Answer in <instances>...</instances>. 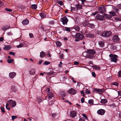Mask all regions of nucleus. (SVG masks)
Listing matches in <instances>:
<instances>
[{"mask_svg":"<svg viewBox=\"0 0 121 121\" xmlns=\"http://www.w3.org/2000/svg\"><path fill=\"white\" fill-rule=\"evenodd\" d=\"M87 52L89 54L86 55L85 57L86 58H90L92 59L93 58V55L95 53V51L93 49H89L87 50Z\"/></svg>","mask_w":121,"mask_h":121,"instance_id":"1","label":"nucleus"},{"mask_svg":"<svg viewBox=\"0 0 121 121\" xmlns=\"http://www.w3.org/2000/svg\"><path fill=\"white\" fill-rule=\"evenodd\" d=\"M109 56L110 57L109 60L111 62H114L115 63L117 62V58L118 56L117 55L111 54L109 55Z\"/></svg>","mask_w":121,"mask_h":121,"instance_id":"2","label":"nucleus"},{"mask_svg":"<svg viewBox=\"0 0 121 121\" xmlns=\"http://www.w3.org/2000/svg\"><path fill=\"white\" fill-rule=\"evenodd\" d=\"M72 36L74 38L79 39L80 40L82 39L84 37L83 35L79 33H76L75 35H73Z\"/></svg>","mask_w":121,"mask_h":121,"instance_id":"3","label":"nucleus"},{"mask_svg":"<svg viewBox=\"0 0 121 121\" xmlns=\"http://www.w3.org/2000/svg\"><path fill=\"white\" fill-rule=\"evenodd\" d=\"M112 34V33L111 31H107L102 33L101 35L102 36L108 37H110L111 35Z\"/></svg>","mask_w":121,"mask_h":121,"instance_id":"4","label":"nucleus"},{"mask_svg":"<svg viewBox=\"0 0 121 121\" xmlns=\"http://www.w3.org/2000/svg\"><path fill=\"white\" fill-rule=\"evenodd\" d=\"M61 21L63 23V24L64 25L65 24L67 25V22L68 21V20L66 16L63 17V18H61Z\"/></svg>","mask_w":121,"mask_h":121,"instance_id":"5","label":"nucleus"},{"mask_svg":"<svg viewBox=\"0 0 121 121\" xmlns=\"http://www.w3.org/2000/svg\"><path fill=\"white\" fill-rule=\"evenodd\" d=\"M113 41L114 42H117L119 41L120 39L118 36L117 35H114L112 38Z\"/></svg>","mask_w":121,"mask_h":121,"instance_id":"6","label":"nucleus"},{"mask_svg":"<svg viewBox=\"0 0 121 121\" xmlns=\"http://www.w3.org/2000/svg\"><path fill=\"white\" fill-rule=\"evenodd\" d=\"M96 17L97 20H99L103 21L104 19V16L99 14H98L96 16Z\"/></svg>","mask_w":121,"mask_h":121,"instance_id":"7","label":"nucleus"},{"mask_svg":"<svg viewBox=\"0 0 121 121\" xmlns=\"http://www.w3.org/2000/svg\"><path fill=\"white\" fill-rule=\"evenodd\" d=\"M68 92L72 95H74L77 93L76 90L73 88H71L69 89L68 91Z\"/></svg>","mask_w":121,"mask_h":121,"instance_id":"8","label":"nucleus"},{"mask_svg":"<svg viewBox=\"0 0 121 121\" xmlns=\"http://www.w3.org/2000/svg\"><path fill=\"white\" fill-rule=\"evenodd\" d=\"M98 9L100 13L102 14L104 13L105 11V7L103 6V7H99V8Z\"/></svg>","mask_w":121,"mask_h":121,"instance_id":"9","label":"nucleus"},{"mask_svg":"<svg viewBox=\"0 0 121 121\" xmlns=\"http://www.w3.org/2000/svg\"><path fill=\"white\" fill-rule=\"evenodd\" d=\"M105 112V110L103 109H100L98 110L97 111V113L101 115H104Z\"/></svg>","mask_w":121,"mask_h":121,"instance_id":"10","label":"nucleus"},{"mask_svg":"<svg viewBox=\"0 0 121 121\" xmlns=\"http://www.w3.org/2000/svg\"><path fill=\"white\" fill-rule=\"evenodd\" d=\"M8 101L10 103L12 107H14L16 105V102L12 100H10Z\"/></svg>","mask_w":121,"mask_h":121,"instance_id":"11","label":"nucleus"},{"mask_svg":"<svg viewBox=\"0 0 121 121\" xmlns=\"http://www.w3.org/2000/svg\"><path fill=\"white\" fill-rule=\"evenodd\" d=\"M70 115L71 117L73 118L76 116V112L75 111H72L70 112Z\"/></svg>","mask_w":121,"mask_h":121,"instance_id":"12","label":"nucleus"},{"mask_svg":"<svg viewBox=\"0 0 121 121\" xmlns=\"http://www.w3.org/2000/svg\"><path fill=\"white\" fill-rule=\"evenodd\" d=\"M17 89L15 86H12L11 87L10 91L11 92H15L17 91Z\"/></svg>","mask_w":121,"mask_h":121,"instance_id":"13","label":"nucleus"},{"mask_svg":"<svg viewBox=\"0 0 121 121\" xmlns=\"http://www.w3.org/2000/svg\"><path fill=\"white\" fill-rule=\"evenodd\" d=\"M66 93L64 91H61L59 95V96L60 97H64L66 96Z\"/></svg>","mask_w":121,"mask_h":121,"instance_id":"14","label":"nucleus"},{"mask_svg":"<svg viewBox=\"0 0 121 121\" xmlns=\"http://www.w3.org/2000/svg\"><path fill=\"white\" fill-rule=\"evenodd\" d=\"M16 75V73L15 72L10 73L9 74V77L11 78H13Z\"/></svg>","mask_w":121,"mask_h":121,"instance_id":"15","label":"nucleus"},{"mask_svg":"<svg viewBox=\"0 0 121 121\" xmlns=\"http://www.w3.org/2000/svg\"><path fill=\"white\" fill-rule=\"evenodd\" d=\"M29 21L28 19H26L22 21V23L23 25H26L28 24Z\"/></svg>","mask_w":121,"mask_h":121,"instance_id":"16","label":"nucleus"},{"mask_svg":"<svg viewBox=\"0 0 121 121\" xmlns=\"http://www.w3.org/2000/svg\"><path fill=\"white\" fill-rule=\"evenodd\" d=\"M104 42L102 41H100L99 42L98 44L100 47L103 48L104 47Z\"/></svg>","mask_w":121,"mask_h":121,"instance_id":"17","label":"nucleus"},{"mask_svg":"<svg viewBox=\"0 0 121 121\" xmlns=\"http://www.w3.org/2000/svg\"><path fill=\"white\" fill-rule=\"evenodd\" d=\"M10 27V26L9 25H5L2 28V30L4 31H5L7 29H9Z\"/></svg>","mask_w":121,"mask_h":121,"instance_id":"18","label":"nucleus"},{"mask_svg":"<svg viewBox=\"0 0 121 121\" xmlns=\"http://www.w3.org/2000/svg\"><path fill=\"white\" fill-rule=\"evenodd\" d=\"M48 96L47 97V98L49 99H50V98L52 99V98L53 96V95L52 92H50L48 94Z\"/></svg>","mask_w":121,"mask_h":121,"instance_id":"19","label":"nucleus"},{"mask_svg":"<svg viewBox=\"0 0 121 121\" xmlns=\"http://www.w3.org/2000/svg\"><path fill=\"white\" fill-rule=\"evenodd\" d=\"M52 116L54 119L56 120L57 118V114L55 113H52Z\"/></svg>","mask_w":121,"mask_h":121,"instance_id":"20","label":"nucleus"},{"mask_svg":"<svg viewBox=\"0 0 121 121\" xmlns=\"http://www.w3.org/2000/svg\"><path fill=\"white\" fill-rule=\"evenodd\" d=\"M11 48V47L9 45H4L3 49L6 50H9Z\"/></svg>","mask_w":121,"mask_h":121,"instance_id":"21","label":"nucleus"},{"mask_svg":"<svg viewBox=\"0 0 121 121\" xmlns=\"http://www.w3.org/2000/svg\"><path fill=\"white\" fill-rule=\"evenodd\" d=\"M29 73L30 74L34 75L35 73V71L34 69H31L29 71Z\"/></svg>","mask_w":121,"mask_h":121,"instance_id":"22","label":"nucleus"},{"mask_svg":"<svg viewBox=\"0 0 121 121\" xmlns=\"http://www.w3.org/2000/svg\"><path fill=\"white\" fill-rule=\"evenodd\" d=\"M101 103L105 104L107 102V100L106 99H102L100 101Z\"/></svg>","mask_w":121,"mask_h":121,"instance_id":"23","label":"nucleus"},{"mask_svg":"<svg viewBox=\"0 0 121 121\" xmlns=\"http://www.w3.org/2000/svg\"><path fill=\"white\" fill-rule=\"evenodd\" d=\"M75 7L77 10H78L79 9L82 8V6L79 4H76L75 5Z\"/></svg>","mask_w":121,"mask_h":121,"instance_id":"24","label":"nucleus"},{"mask_svg":"<svg viewBox=\"0 0 121 121\" xmlns=\"http://www.w3.org/2000/svg\"><path fill=\"white\" fill-rule=\"evenodd\" d=\"M46 54L43 52L42 51L40 53V56L41 58H43L46 55Z\"/></svg>","mask_w":121,"mask_h":121,"instance_id":"25","label":"nucleus"},{"mask_svg":"<svg viewBox=\"0 0 121 121\" xmlns=\"http://www.w3.org/2000/svg\"><path fill=\"white\" fill-rule=\"evenodd\" d=\"M94 36V35H93L90 33L87 34L86 35V36L87 37L89 38H92Z\"/></svg>","mask_w":121,"mask_h":121,"instance_id":"26","label":"nucleus"},{"mask_svg":"<svg viewBox=\"0 0 121 121\" xmlns=\"http://www.w3.org/2000/svg\"><path fill=\"white\" fill-rule=\"evenodd\" d=\"M94 92H102L103 90L102 89L99 88H95L93 90Z\"/></svg>","mask_w":121,"mask_h":121,"instance_id":"27","label":"nucleus"},{"mask_svg":"<svg viewBox=\"0 0 121 121\" xmlns=\"http://www.w3.org/2000/svg\"><path fill=\"white\" fill-rule=\"evenodd\" d=\"M31 8L34 9H36L37 7V4H32L31 5Z\"/></svg>","mask_w":121,"mask_h":121,"instance_id":"28","label":"nucleus"},{"mask_svg":"<svg viewBox=\"0 0 121 121\" xmlns=\"http://www.w3.org/2000/svg\"><path fill=\"white\" fill-rule=\"evenodd\" d=\"M56 45L59 47H60L62 45L61 43L59 41H56Z\"/></svg>","mask_w":121,"mask_h":121,"instance_id":"29","label":"nucleus"},{"mask_svg":"<svg viewBox=\"0 0 121 121\" xmlns=\"http://www.w3.org/2000/svg\"><path fill=\"white\" fill-rule=\"evenodd\" d=\"M74 29L77 31H79L80 30V28L78 26H75L74 27Z\"/></svg>","mask_w":121,"mask_h":121,"instance_id":"30","label":"nucleus"},{"mask_svg":"<svg viewBox=\"0 0 121 121\" xmlns=\"http://www.w3.org/2000/svg\"><path fill=\"white\" fill-rule=\"evenodd\" d=\"M39 15L42 18H44L46 16L45 14L43 13H39Z\"/></svg>","mask_w":121,"mask_h":121,"instance_id":"31","label":"nucleus"},{"mask_svg":"<svg viewBox=\"0 0 121 121\" xmlns=\"http://www.w3.org/2000/svg\"><path fill=\"white\" fill-rule=\"evenodd\" d=\"M94 100L93 99H91L88 100V103L90 104H93Z\"/></svg>","mask_w":121,"mask_h":121,"instance_id":"32","label":"nucleus"},{"mask_svg":"<svg viewBox=\"0 0 121 121\" xmlns=\"http://www.w3.org/2000/svg\"><path fill=\"white\" fill-rule=\"evenodd\" d=\"M104 15L105 17L107 18L110 19L111 17L110 15L106 14H104Z\"/></svg>","mask_w":121,"mask_h":121,"instance_id":"33","label":"nucleus"},{"mask_svg":"<svg viewBox=\"0 0 121 121\" xmlns=\"http://www.w3.org/2000/svg\"><path fill=\"white\" fill-rule=\"evenodd\" d=\"M116 21H121V17H116L115 18Z\"/></svg>","mask_w":121,"mask_h":121,"instance_id":"34","label":"nucleus"},{"mask_svg":"<svg viewBox=\"0 0 121 121\" xmlns=\"http://www.w3.org/2000/svg\"><path fill=\"white\" fill-rule=\"evenodd\" d=\"M57 3L59 4L60 6L62 5H63V3L61 0H58Z\"/></svg>","mask_w":121,"mask_h":121,"instance_id":"35","label":"nucleus"},{"mask_svg":"<svg viewBox=\"0 0 121 121\" xmlns=\"http://www.w3.org/2000/svg\"><path fill=\"white\" fill-rule=\"evenodd\" d=\"M111 84L113 85H116L117 86H118L119 85V83L117 82H112L111 83Z\"/></svg>","mask_w":121,"mask_h":121,"instance_id":"36","label":"nucleus"},{"mask_svg":"<svg viewBox=\"0 0 121 121\" xmlns=\"http://www.w3.org/2000/svg\"><path fill=\"white\" fill-rule=\"evenodd\" d=\"M110 14L112 16H114L115 15V13L114 12H110Z\"/></svg>","mask_w":121,"mask_h":121,"instance_id":"37","label":"nucleus"},{"mask_svg":"<svg viewBox=\"0 0 121 121\" xmlns=\"http://www.w3.org/2000/svg\"><path fill=\"white\" fill-rule=\"evenodd\" d=\"M88 26L92 28L94 26V25L93 24H91L89 23L88 25Z\"/></svg>","mask_w":121,"mask_h":121,"instance_id":"38","label":"nucleus"},{"mask_svg":"<svg viewBox=\"0 0 121 121\" xmlns=\"http://www.w3.org/2000/svg\"><path fill=\"white\" fill-rule=\"evenodd\" d=\"M13 59H11L10 60L8 59L7 60V61L9 63H12L13 62Z\"/></svg>","mask_w":121,"mask_h":121,"instance_id":"39","label":"nucleus"},{"mask_svg":"<svg viewBox=\"0 0 121 121\" xmlns=\"http://www.w3.org/2000/svg\"><path fill=\"white\" fill-rule=\"evenodd\" d=\"M118 76L120 78H121V70L119 71L118 72Z\"/></svg>","mask_w":121,"mask_h":121,"instance_id":"40","label":"nucleus"},{"mask_svg":"<svg viewBox=\"0 0 121 121\" xmlns=\"http://www.w3.org/2000/svg\"><path fill=\"white\" fill-rule=\"evenodd\" d=\"M89 23L87 21H85L83 23V25L84 26L88 25Z\"/></svg>","mask_w":121,"mask_h":121,"instance_id":"41","label":"nucleus"},{"mask_svg":"<svg viewBox=\"0 0 121 121\" xmlns=\"http://www.w3.org/2000/svg\"><path fill=\"white\" fill-rule=\"evenodd\" d=\"M50 64V62L48 61H45L43 63V64L44 65H48V64Z\"/></svg>","mask_w":121,"mask_h":121,"instance_id":"42","label":"nucleus"},{"mask_svg":"<svg viewBox=\"0 0 121 121\" xmlns=\"http://www.w3.org/2000/svg\"><path fill=\"white\" fill-rule=\"evenodd\" d=\"M23 45L22 44H20L19 45H17V48H21L23 47Z\"/></svg>","mask_w":121,"mask_h":121,"instance_id":"43","label":"nucleus"},{"mask_svg":"<svg viewBox=\"0 0 121 121\" xmlns=\"http://www.w3.org/2000/svg\"><path fill=\"white\" fill-rule=\"evenodd\" d=\"M9 105V104L8 103L6 105V108L7 109H8L9 110H10V107H8Z\"/></svg>","mask_w":121,"mask_h":121,"instance_id":"44","label":"nucleus"},{"mask_svg":"<svg viewBox=\"0 0 121 121\" xmlns=\"http://www.w3.org/2000/svg\"><path fill=\"white\" fill-rule=\"evenodd\" d=\"M85 118L84 117H82L80 118L78 121H85Z\"/></svg>","mask_w":121,"mask_h":121,"instance_id":"45","label":"nucleus"},{"mask_svg":"<svg viewBox=\"0 0 121 121\" xmlns=\"http://www.w3.org/2000/svg\"><path fill=\"white\" fill-rule=\"evenodd\" d=\"M76 10V8L75 7H73L71 6V11H75Z\"/></svg>","mask_w":121,"mask_h":121,"instance_id":"46","label":"nucleus"},{"mask_svg":"<svg viewBox=\"0 0 121 121\" xmlns=\"http://www.w3.org/2000/svg\"><path fill=\"white\" fill-rule=\"evenodd\" d=\"M65 31H68L69 32H70V30L69 28L67 27H65Z\"/></svg>","mask_w":121,"mask_h":121,"instance_id":"47","label":"nucleus"},{"mask_svg":"<svg viewBox=\"0 0 121 121\" xmlns=\"http://www.w3.org/2000/svg\"><path fill=\"white\" fill-rule=\"evenodd\" d=\"M5 9L7 11L11 12L12 11V10L6 8Z\"/></svg>","mask_w":121,"mask_h":121,"instance_id":"48","label":"nucleus"},{"mask_svg":"<svg viewBox=\"0 0 121 121\" xmlns=\"http://www.w3.org/2000/svg\"><path fill=\"white\" fill-rule=\"evenodd\" d=\"M0 108H1V111L2 112H5V111L4 110V107H0Z\"/></svg>","mask_w":121,"mask_h":121,"instance_id":"49","label":"nucleus"},{"mask_svg":"<svg viewBox=\"0 0 121 121\" xmlns=\"http://www.w3.org/2000/svg\"><path fill=\"white\" fill-rule=\"evenodd\" d=\"M46 91H47L46 92L48 94L50 92V90L49 88H47L46 89Z\"/></svg>","mask_w":121,"mask_h":121,"instance_id":"50","label":"nucleus"},{"mask_svg":"<svg viewBox=\"0 0 121 121\" xmlns=\"http://www.w3.org/2000/svg\"><path fill=\"white\" fill-rule=\"evenodd\" d=\"M92 76L94 77H96V74L94 72H93L92 73Z\"/></svg>","mask_w":121,"mask_h":121,"instance_id":"51","label":"nucleus"},{"mask_svg":"<svg viewBox=\"0 0 121 121\" xmlns=\"http://www.w3.org/2000/svg\"><path fill=\"white\" fill-rule=\"evenodd\" d=\"M91 93L90 90H87L86 91V93L87 94H90Z\"/></svg>","mask_w":121,"mask_h":121,"instance_id":"52","label":"nucleus"},{"mask_svg":"<svg viewBox=\"0 0 121 121\" xmlns=\"http://www.w3.org/2000/svg\"><path fill=\"white\" fill-rule=\"evenodd\" d=\"M9 54L13 56H14L15 54V53L13 52H9Z\"/></svg>","mask_w":121,"mask_h":121,"instance_id":"53","label":"nucleus"},{"mask_svg":"<svg viewBox=\"0 0 121 121\" xmlns=\"http://www.w3.org/2000/svg\"><path fill=\"white\" fill-rule=\"evenodd\" d=\"M17 117L16 116H12V120H14L15 119L16 117Z\"/></svg>","mask_w":121,"mask_h":121,"instance_id":"54","label":"nucleus"},{"mask_svg":"<svg viewBox=\"0 0 121 121\" xmlns=\"http://www.w3.org/2000/svg\"><path fill=\"white\" fill-rule=\"evenodd\" d=\"M39 27H40L42 29V30L43 31H44V27L43 26L41 25H40L39 26Z\"/></svg>","mask_w":121,"mask_h":121,"instance_id":"55","label":"nucleus"},{"mask_svg":"<svg viewBox=\"0 0 121 121\" xmlns=\"http://www.w3.org/2000/svg\"><path fill=\"white\" fill-rule=\"evenodd\" d=\"M82 115L83 116V117L85 118L86 119H88L86 115V114H82Z\"/></svg>","mask_w":121,"mask_h":121,"instance_id":"56","label":"nucleus"},{"mask_svg":"<svg viewBox=\"0 0 121 121\" xmlns=\"http://www.w3.org/2000/svg\"><path fill=\"white\" fill-rule=\"evenodd\" d=\"M4 5V4L3 2L0 1V7H1Z\"/></svg>","mask_w":121,"mask_h":121,"instance_id":"57","label":"nucleus"},{"mask_svg":"<svg viewBox=\"0 0 121 121\" xmlns=\"http://www.w3.org/2000/svg\"><path fill=\"white\" fill-rule=\"evenodd\" d=\"M85 99L84 98H82L81 99V102L82 103H83L84 102Z\"/></svg>","mask_w":121,"mask_h":121,"instance_id":"58","label":"nucleus"},{"mask_svg":"<svg viewBox=\"0 0 121 121\" xmlns=\"http://www.w3.org/2000/svg\"><path fill=\"white\" fill-rule=\"evenodd\" d=\"M29 35L30 38H32L33 37V35L32 33H30L29 34Z\"/></svg>","mask_w":121,"mask_h":121,"instance_id":"59","label":"nucleus"},{"mask_svg":"<svg viewBox=\"0 0 121 121\" xmlns=\"http://www.w3.org/2000/svg\"><path fill=\"white\" fill-rule=\"evenodd\" d=\"M74 64L75 65H78L79 63L78 62L75 61L74 62Z\"/></svg>","mask_w":121,"mask_h":121,"instance_id":"60","label":"nucleus"},{"mask_svg":"<svg viewBox=\"0 0 121 121\" xmlns=\"http://www.w3.org/2000/svg\"><path fill=\"white\" fill-rule=\"evenodd\" d=\"M118 94L119 95L121 96V91H117Z\"/></svg>","mask_w":121,"mask_h":121,"instance_id":"61","label":"nucleus"},{"mask_svg":"<svg viewBox=\"0 0 121 121\" xmlns=\"http://www.w3.org/2000/svg\"><path fill=\"white\" fill-rule=\"evenodd\" d=\"M54 103L52 101H51L49 103V104L50 105H52V104H53Z\"/></svg>","mask_w":121,"mask_h":121,"instance_id":"62","label":"nucleus"},{"mask_svg":"<svg viewBox=\"0 0 121 121\" xmlns=\"http://www.w3.org/2000/svg\"><path fill=\"white\" fill-rule=\"evenodd\" d=\"M4 38L3 37H1L0 38V41L1 42L3 40Z\"/></svg>","mask_w":121,"mask_h":121,"instance_id":"63","label":"nucleus"},{"mask_svg":"<svg viewBox=\"0 0 121 121\" xmlns=\"http://www.w3.org/2000/svg\"><path fill=\"white\" fill-rule=\"evenodd\" d=\"M43 62V60H40L39 61V64L41 65Z\"/></svg>","mask_w":121,"mask_h":121,"instance_id":"64","label":"nucleus"}]
</instances>
